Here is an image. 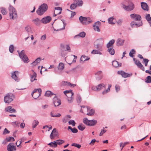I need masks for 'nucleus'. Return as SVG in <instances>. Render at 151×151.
<instances>
[{"mask_svg":"<svg viewBox=\"0 0 151 151\" xmlns=\"http://www.w3.org/2000/svg\"><path fill=\"white\" fill-rule=\"evenodd\" d=\"M122 7L127 11L133 10L134 6L133 3L129 0L124 1L122 4Z\"/></svg>","mask_w":151,"mask_h":151,"instance_id":"obj_1","label":"nucleus"},{"mask_svg":"<svg viewBox=\"0 0 151 151\" xmlns=\"http://www.w3.org/2000/svg\"><path fill=\"white\" fill-rule=\"evenodd\" d=\"M52 25L54 30L57 31L64 29L65 28L64 23L61 20L54 22L52 24Z\"/></svg>","mask_w":151,"mask_h":151,"instance_id":"obj_2","label":"nucleus"},{"mask_svg":"<svg viewBox=\"0 0 151 151\" xmlns=\"http://www.w3.org/2000/svg\"><path fill=\"white\" fill-rule=\"evenodd\" d=\"M9 17L11 19H14L17 17V13L15 9L12 6H10L9 8Z\"/></svg>","mask_w":151,"mask_h":151,"instance_id":"obj_3","label":"nucleus"},{"mask_svg":"<svg viewBox=\"0 0 151 151\" xmlns=\"http://www.w3.org/2000/svg\"><path fill=\"white\" fill-rule=\"evenodd\" d=\"M48 6L47 4H43L40 6L37 11L38 14L41 15L43 14L47 9Z\"/></svg>","mask_w":151,"mask_h":151,"instance_id":"obj_4","label":"nucleus"},{"mask_svg":"<svg viewBox=\"0 0 151 151\" xmlns=\"http://www.w3.org/2000/svg\"><path fill=\"white\" fill-rule=\"evenodd\" d=\"M64 93L67 97V100L68 103H70L72 102L73 99V95L74 94L72 91H65L64 92Z\"/></svg>","mask_w":151,"mask_h":151,"instance_id":"obj_5","label":"nucleus"},{"mask_svg":"<svg viewBox=\"0 0 151 151\" xmlns=\"http://www.w3.org/2000/svg\"><path fill=\"white\" fill-rule=\"evenodd\" d=\"M79 19L81 22L83 24L87 25L91 23L92 22V19L89 17H85L80 16Z\"/></svg>","mask_w":151,"mask_h":151,"instance_id":"obj_6","label":"nucleus"},{"mask_svg":"<svg viewBox=\"0 0 151 151\" xmlns=\"http://www.w3.org/2000/svg\"><path fill=\"white\" fill-rule=\"evenodd\" d=\"M14 98V96L11 93H8L4 97V101L6 103H10Z\"/></svg>","mask_w":151,"mask_h":151,"instance_id":"obj_7","label":"nucleus"},{"mask_svg":"<svg viewBox=\"0 0 151 151\" xmlns=\"http://www.w3.org/2000/svg\"><path fill=\"white\" fill-rule=\"evenodd\" d=\"M41 92L42 90L40 88L35 89L32 93V95L34 99H36L40 96Z\"/></svg>","mask_w":151,"mask_h":151,"instance_id":"obj_8","label":"nucleus"},{"mask_svg":"<svg viewBox=\"0 0 151 151\" xmlns=\"http://www.w3.org/2000/svg\"><path fill=\"white\" fill-rule=\"evenodd\" d=\"M83 122L89 126L95 125L97 122L96 120H88L87 118H84L83 119Z\"/></svg>","mask_w":151,"mask_h":151,"instance_id":"obj_9","label":"nucleus"},{"mask_svg":"<svg viewBox=\"0 0 151 151\" xmlns=\"http://www.w3.org/2000/svg\"><path fill=\"white\" fill-rule=\"evenodd\" d=\"M18 53L19 57L24 63H27L29 62L28 59L25 55L24 50H22L20 52H18Z\"/></svg>","mask_w":151,"mask_h":151,"instance_id":"obj_10","label":"nucleus"},{"mask_svg":"<svg viewBox=\"0 0 151 151\" xmlns=\"http://www.w3.org/2000/svg\"><path fill=\"white\" fill-rule=\"evenodd\" d=\"M130 17L132 19L134 20V21H137L138 22H142L141 21V17L139 15L136 14H130Z\"/></svg>","mask_w":151,"mask_h":151,"instance_id":"obj_11","label":"nucleus"},{"mask_svg":"<svg viewBox=\"0 0 151 151\" xmlns=\"http://www.w3.org/2000/svg\"><path fill=\"white\" fill-rule=\"evenodd\" d=\"M105 87V85L102 83L99 85L97 86H93L92 87V89L95 91H99Z\"/></svg>","mask_w":151,"mask_h":151,"instance_id":"obj_12","label":"nucleus"},{"mask_svg":"<svg viewBox=\"0 0 151 151\" xmlns=\"http://www.w3.org/2000/svg\"><path fill=\"white\" fill-rule=\"evenodd\" d=\"M133 60L134 63L138 67L143 71L145 70V68L144 67L139 60H137L134 58H133Z\"/></svg>","mask_w":151,"mask_h":151,"instance_id":"obj_13","label":"nucleus"},{"mask_svg":"<svg viewBox=\"0 0 151 151\" xmlns=\"http://www.w3.org/2000/svg\"><path fill=\"white\" fill-rule=\"evenodd\" d=\"M142 25V22H136L135 21H132L130 23L131 26L132 27H138Z\"/></svg>","mask_w":151,"mask_h":151,"instance_id":"obj_14","label":"nucleus"},{"mask_svg":"<svg viewBox=\"0 0 151 151\" xmlns=\"http://www.w3.org/2000/svg\"><path fill=\"white\" fill-rule=\"evenodd\" d=\"M118 74L121 75L122 77L124 78L130 77L132 75V73H127L123 71H118Z\"/></svg>","mask_w":151,"mask_h":151,"instance_id":"obj_15","label":"nucleus"},{"mask_svg":"<svg viewBox=\"0 0 151 151\" xmlns=\"http://www.w3.org/2000/svg\"><path fill=\"white\" fill-rule=\"evenodd\" d=\"M51 20V17L49 16H48L42 18L41 20V22L43 24H46L49 23Z\"/></svg>","mask_w":151,"mask_h":151,"instance_id":"obj_16","label":"nucleus"},{"mask_svg":"<svg viewBox=\"0 0 151 151\" xmlns=\"http://www.w3.org/2000/svg\"><path fill=\"white\" fill-rule=\"evenodd\" d=\"M18 74L19 72L18 71H15L12 73V78L17 82L19 81Z\"/></svg>","mask_w":151,"mask_h":151,"instance_id":"obj_17","label":"nucleus"},{"mask_svg":"<svg viewBox=\"0 0 151 151\" xmlns=\"http://www.w3.org/2000/svg\"><path fill=\"white\" fill-rule=\"evenodd\" d=\"M53 103L55 106H58L61 104L60 100L56 96H55L53 99Z\"/></svg>","mask_w":151,"mask_h":151,"instance_id":"obj_18","label":"nucleus"},{"mask_svg":"<svg viewBox=\"0 0 151 151\" xmlns=\"http://www.w3.org/2000/svg\"><path fill=\"white\" fill-rule=\"evenodd\" d=\"M104 41L102 39H99L97 40L96 45H95V47L99 49L103 43Z\"/></svg>","mask_w":151,"mask_h":151,"instance_id":"obj_19","label":"nucleus"},{"mask_svg":"<svg viewBox=\"0 0 151 151\" xmlns=\"http://www.w3.org/2000/svg\"><path fill=\"white\" fill-rule=\"evenodd\" d=\"M7 148L8 151H14L16 150V147L12 143H10L8 145Z\"/></svg>","mask_w":151,"mask_h":151,"instance_id":"obj_20","label":"nucleus"},{"mask_svg":"<svg viewBox=\"0 0 151 151\" xmlns=\"http://www.w3.org/2000/svg\"><path fill=\"white\" fill-rule=\"evenodd\" d=\"M61 8L58 7L55 8V10L54 11V17L56 16L57 15L60 14L61 13Z\"/></svg>","mask_w":151,"mask_h":151,"instance_id":"obj_21","label":"nucleus"},{"mask_svg":"<svg viewBox=\"0 0 151 151\" xmlns=\"http://www.w3.org/2000/svg\"><path fill=\"white\" fill-rule=\"evenodd\" d=\"M31 72V81L32 82H33L34 81L37 80L36 74L33 70H32Z\"/></svg>","mask_w":151,"mask_h":151,"instance_id":"obj_22","label":"nucleus"},{"mask_svg":"<svg viewBox=\"0 0 151 151\" xmlns=\"http://www.w3.org/2000/svg\"><path fill=\"white\" fill-rule=\"evenodd\" d=\"M70 86V87L73 86L74 87L76 86V84H71L70 83L67 82L63 81L61 84V86Z\"/></svg>","mask_w":151,"mask_h":151,"instance_id":"obj_23","label":"nucleus"},{"mask_svg":"<svg viewBox=\"0 0 151 151\" xmlns=\"http://www.w3.org/2000/svg\"><path fill=\"white\" fill-rule=\"evenodd\" d=\"M57 133L56 129H53L50 135V139H53L57 135Z\"/></svg>","mask_w":151,"mask_h":151,"instance_id":"obj_24","label":"nucleus"},{"mask_svg":"<svg viewBox=\"0 0 151 151\" xmlns=\"http://www.w3.org/2000/svg\"><path fill=\"white\" fill-rule=\"evenodd\" d=\"M141 6L142 9L148 11L149 10L148 6L146 3L144 2H142L141 3Z\"/></svg>","mask_w":151,"mask_h":151,"instance_id":"obj_25","label":"nucleus"},{"mask_svg":"<svg viewBox=\"0 0 151 151\" xmlns=\"http://www.w3.org/2000/svg\"><path fill=\"white\" fill-rule=\"evenodd\" d=\"M95 75L96 76V77L98 78V80L101 79L103 77V75L102 72L101 71H99L95 73Z\"/></svg>","mask_w":151,"mask_h":151,"instance_id":"obj_26","label":"nucleus"},{"mask_svg":"<svg viewBox=\"0 0 151 151\" xmlns=\"http://www.w3.org/2000/svg\"><path fill=\"white\" fill-rule=\"evenodd\" d=\"M89 108V107H86L85 106H81V109L80 110V112L86 114L87 111H88Z\"/></svg>","mask_w":151,"mask_h":151,"instance_id":"obj_27","label":"nucleus"},{"mask_svg":"<svg viewBox=\"0 0 151 151\" xmlns=\"http://www.w3.org/2000/svg\"><path fill=\"white\" fill-rule=\"evenodd\" d=\"M108 23L110 24H114L116 22V19L113 17L109 18L108 20Z\"/></svg>","mask_w":151,"mask_h":151,"instance_id":"obj_28","label":"nucleus"},{"mask_svg":"<svg viewBox=\"0 0 151 151\" xmlns=\"http://www.w3.org/2000/svg\"><path fill=\"white\" fill-rule=\"evenodd\" d=\"M33 23L37 26H39L41 23V20L38 18L33 19L32 21Z\"/></svg>","mask_w":151,"mask_h":151,"instance_id":"obj_29","label":"nucleus"},{"mask_svg":"<svg viewBox=\"0 0 151 151\" xmlns=\"http://www.w3.org/2000/svg\"><path fill=\"white\" fill-rule=\"evenodd\" d=\"M115 42V40L112 39L110 40L107 44L106 46L108 48H111L113 45V44Z\"/></svg>","mask_w":151,"mask_h":151,"instance_id":"obj_30","label":"nucleus"},{"mask_svg":"<svg viewBox=\"0 0 151 151\" xmlns=\"http://www.w3.org/2000/svg\"><path fill=\"white\" fill-rule=\"evenodd\" d=\"M25 30L28 34H32L33 33V30L31 27L29 26H27L25 27Z\"/></svg>","mask_w":151,"mask_h":151,"instance_id":"obj_31","label":"nucleus"},{"mask_svg":"<svg viewBox=\"0 0 151 151\" xmlns=\"http://www.w3.org/2000/svg\"><path fill=\"white\" fill-rule=\"evenodd\" d=\"M5 110L6 111L12 113L16 112V110L14 109H12V107L11 106H8L6 108Z\"/></svg>","mask_w":151,"mask_h":151,"instance_id":"obj_32","label":"nucleus"},{"mask_svg":"<svg viewBox=\"0 0 151 151\" xmlns=\"http://www.w3.org/2000/svg\"><path fill=\"white\" fill-rule=\"evenodd\" d=\"M112 65L115 68L120 67L121 65V63H119L116 61H114L112 62Z\"/></svg>","mask_w":151,"mask_h":151,"instance_id":"obj_33","label":"nucleus"},{"mask_svg":"<svg viewBox=\"0 0 151 151\" xmlns=\"http://www.w3.org/2000/svg\"><path fill=\"white\" fill-rule=\"evenodd\" d=\"M124 40L121 39H118L117 41V45L118 46H122L123 45Z\"/></svg>","mask_w":151,"mask_h":151,"instance_id":"obj_34","label":"nucleus"},{"mask_svg":"<svg viewBox=\"0 0 151 151\" xmlns=\"http://www.w3.org/2000/svg\"><path fill=\"white\" fill-rule=\"evenodd\" d=\"M94 110L93 109H91L89 107L88 111H87L86 114L88 115L91 116L94 114Z\"/></svg>","mask_w":151,"mask_h":151,"instance_id":"obj_35","label":"nucleus"},{"mask_svg":"<svg viewBox=\"0 0 151 151\" xmlns=\"http://www.w3.org/2000/svg\"><path fill=\"white\" fill-rule=\"evenodd\" d=\"M90 58H88L87 56H86L85 55H83L80 58V61L84 62L86 60H88Z\"/></svg>","mask_w":151,"mask_h":151,"instance_id":"obj_36","label":"nucleus"},{"mask_svg":"<svg viewBox=\"0 0 151 151\" xmlns=\"http://www.w3.org/2000/svg\"><path fill=\"white\" fill-rule=\"evenodd\" d=\"M75 3L78 6H81L83 4V2L82 0H76L75 1Z\"/></svg>","mask_w":151,"mask_h":151,"instance_id":"obj_37","label":"nucleus"},{"mask_svg":"<svg viewBox=\"0 0 151 151\" xmlns=\"http://www.w3.org/2000/svg\"><path fill=\"white\" fill-rule=\"evenodd\" d=\"M53 95H55V94L49 91H46L45 94V96L47 97L51 96Z\"/></svg>","mask_w":151,"mask_h":151,"instance_id":"obj_38","label":"nucleus"},{"mask_svg":"<svg viewBox=\"0 0 151 151\" xmlns=\"http://www.w3.org/2000/svg\"><path fill=\"white\" fill-rule=\"evenodd\" d=\"M55 141H54L53 142H51L48 144V145L52 147L56 148L57 147V145Z\"/></svg>","mask_w":151,"mask_h":151,"instance_id":"obj_39","label":"nucleus"},{"mask_svg":"<svg viewBox=\"0 0 151 151\" xmlns=\"http://www.w3.org/2000/svg\"><path fill=\"white\" fill-rule=\"evenodd\" d=\"M1 12L3 15H6L7 14L6 9L4 7H1L0 8Z\"/></svg>","mask_w":151,"mask_h":151,"instance_id":"obj_40","label":"nucleus"},{"mask_svg":"<svg viewBox=\"0 0 151 151\" xmlns=\"http://www.w3.org/2000/svg\"><path fill=\"white\" fill-rule=\"evenodd\" d=\"M64 68V65L63 63H59L58 69L60 70H62Z\"/></svg>","mask_w":151,"mask_h":151,"instance_id":"obj_41","label":"nucleus"},{"mask_svg":"<svg viewBox=\"0 0 151 151\" xmlns=\"http://www.w3.org/2000/svg\"><path fill=\"white\" fill-rule=\"evenodd\" d=\"M55 141L57 145H61L65 142L62 139L58 140Z\"/></svg>","mask_w":151,"mask_h":151,"instance_id":"obj_42","label":"nucleus"},{"mask_svg":"<svg viewBox=\"0 0 151 151\" xmlns=\"http://www.w3.org/2000/svg\"><path fill=\"white\" fill-rule=\"evenodd\" d=\"M68 129H70L71 131L73 133H76L78 132V130L74 128L73 129L71 127L69 126L68 128Z\"/></svg>","mask_w":151,"mask_h":151,"instance_id":"obj_43","label":"nucleus"},{"mask_svg":"<svg viewBox=\"0 0 151 151\" xmlns=\"http://www.w3.org/2000/svg\"><path fill=\"white\" fill-rule=\"evenodd\" d=\"M78 128L81 131H83L85 129V126L83 124H81L78 127Z\"/></svg>","mask_w":151,"mask_h":151,"instance_id":"obj_44","label":"nucleus"},{"mask_svg":"<svg viewBox=\"0 0 151 151\" xmlns=\"http://www.w3.org/2000/svg\"><path fill=\"white\" fill-rule=\"evenodd\" d=\"M108 51L110 54L111 55H114L115 52L113 48H109L108 49Z\"/></svg>","mask_w":151,"mask_h":151,"instance_id":"obj_45","label":"nucleus"},{"mask_svg":"<svg viewBox=\"0 0 151 151\" xmlns=\"http://www.w3.org/2000/svg\"><path fill=\"white\" fill-rule=\"evenodd\" d=\"M86 35L85 33L84 32H82L81 33H80L78 35H76L75 37L79 36L81 37H84Z\"/></svg>","mask_w":151,"mask_h":151,"instance_id":"obj_46","label":"nucleus"},{"mask_svg":"<svg viewBox=\"0 0 151 151\" xmlns=\"http://www.w3.org/2000/svg\"><path fill=\"white\" fill-rule=\"evenodd\" d=\"M39 122L38 121L35 120L33 121L32 123V127L33 128H35L36 126L38 124Z\"/></svg>","mask_w":151,"mask_h":151,"instance_id":"obj_47","label":"nucleus"},{"mask_svg":"<svg viewBox=\"0 0 151 151\" xmlns=\"http://www.w3.org/2000/svg\"><path fill=\"white\" fill-rule=\"evenodd\" d=\"M50 115L51 117H59L61 116V114L59 113L57 114H54L52 112H51L50 113Z\"/></svg>","mask_w":151,"mask_h":151,"instance_id":"obj_48","label":"nucleus"},{"mask_svg":"<svg viewBox=\"0 0 151 151\" xmlns=\"http://www.w3.org/2000/svg\"><path fill=\"white\" fill-rule=\"evenodd\" d=\"M146 19L148 22L151 21V17L149 14H147L145 16Z\"/></svg>","mask_w":151,"mask_h":151,"instance_id":"obj_49","label":"nucleus"},{"mask_svg":"<svg viewBox=\"0 0 151 151\" xmlns=\"http://www.w3.org/2000/svg\"><path fill=\"white\" fill-rule=\"evenodd\" d=\"M111 87V85H109L108 86V87L107 88V89L106 91H103L102 92V93L104 94H105V93H107L108 92L110 91V88Z\"/></svg>","mask_w":151,"mask_h":151,"instance_id":"obj_50","label":"nucleus"},{"mask_svg":"<svg viewBox=\"0 0 151 151\" xmlns=\"http://www.w3.org/2000/svg\"><path fill=\"white\" fill-rule=\"evenodd\" d=\"M135 51L134 49H132L129 53V55L130 56L133 57V55L135 54Z\"/></svg>","mask_w":151,"mask_h":151,"instance_id":"obj_51","label":"nucleus"},{"mask_svg":"<svg viewBox=\"0 0 151 151\" xmlns=\"http://www.w3.org/2000/svg\"><path fill=\"white\" fill-rule=\"evenodd\" d=\"M77 6V5H76V3L75 4H71V5H70V9L71 10L74 9L76 8V7Z\"/></svg>","mask_w":151,"mask_h":151,"instance_id":"obj_52","label":"nucleus"},{"mask_svg":"<svg viewBox=\"0 0 151 151\" xmlns=\"http://www.w3.org/2000/svg\"><path fill=\"white\" fill-rule=\"evenodd\" d=\"M93 27L95 31H96L98 32H100L99 27H98V26L93 25Z\"/></svg>","mask_w":151,"mask_h":151,"instance_id":"obj_53","label":"nucleus"},{"mask_svg":"<svg viewBox=\"0 0 151 151\" xmlns=\"http://www.w3.org/2000/svg\"><path fill=\"white\" fill-rule=\"evenodd\" d=\"M146 82L147 83H151V77L150 76H148L146 78Z\"/></svg>","mask_w":151,"mask_h":151,"instance_id":"obj_54","label":"nucleus"},{"mask_svg":"<svg viewBox=\"0 0 151 151\" xmlns=\"http://www.w3.org/2000/svg\"><path fill=\"white\" fill-rule=\"evenodd\" d=\"M69 125L71 124L72 126H74L75 125L76 123L75 121L73 120H71L68 122Z\"/></svg>","mask_w":151,"mask_h":151,"instance_id":"obj_55","label":"nucleus"},{"mask_svg":"<svg viewBox=\"0 0 151 151\" xmlns=\"http://www.w3.org/2000/svg\"><path fill=\"white\" fill-rule=\"evenodd\" d=\"M71 145L72 146H75V147H76L78 148H80L81 147V145L76 144V143H73Z\"/></svg>","mask_w":151,"mask_h":151,"instance_id":"obj_56","label":"nucleus"},{"mask_svg":"<svg viewBox=\"0 0 151 151\" xmlns=\"http://www.w3.org/2000/svg\"><path fill=\"white\" fill-rule=\"evenodd\" d=\"M14 47L13 45H10L9 47V51L11 53H12L14 51Z\"/></svg>","mask_w":151,"mask_h":151,"instance_id":"obj_57","label":"nucleus"},{"mask_svg":"<svg viewBox=\"0 0 151 151\" xmlns=\"http://www.w3.org/2000/svg\"><path fill=\"white\" fill-rule=\"evenodd\" d=\"M143 61L145 64V66H147V65L149 61V60L147 59H143Z\"/></svg>","mask_w":151,"mask_h":151,"instance_id":"obj_58","label":"nucleus"},{"mask_svg":"<svg viewBox=\"0 0 151 151\" xmlns=\"http://www.w3.org/2000/svg\"><path fill=\"white\" fill-rule=\"evenodd\" d=\"M69 120V119L65 116L63 119V122L64 123H66Z\"/></svg>","mask_w":151,"mask_h":151,"instance_id":"obj_59","label":"nucleus"},{"mask_svg":"<svg viewBox=\"0 0 151 151\" xmlns=\"http://www.w3.org/2000/svg\"><path fill=\"white\" fill-rule=\"evenodd\" d=\"M10 132L6 128H5L3 132V134H5L9 133Z\"/></svg>","mask_w":151,"mask_h":151,"instance_id":"obj_60","label":"nucleus"},{"mask_svg":"<svg viewBox=\"0 0 151 151\" xmlns=\"http://www.w3.org/2000/svg\"><path fill=\"white\" fill-rule=\"evenodd\" d=\"M123 21L122 19H119L117 22V24L118 25H122Z\"/></svg>","mask_w":151,"mask_h":151,"instance_id":"obj_61","label":"nucleus"},{"mask_svg":"<svg viewBox=\"0 0 151 151\" xmlns=\"http://www.w3.org/2000/svg\"><path fill=\"white\" fill-rule=\"evenodd\" d=\"M106 132V130L104 129H102L99 134V136H101L103 135L104 133H105Z\"/></svg>","mask_w":151,"mask_h":151,"instance_id":"obj_62","label":"nucleus"},{"mask_svg":"<svg viewBox=\"0 0 151 151\" xmlns=\"http://www.w3.org/2000/svg\"><path fill=\"white\" fill-rule=\"evenodd\" d=\"M96 142V140L95 139H93L91 141L89 144L91 145H93L94 144V143Z\"/></svg>","mask_w":151,"mask_h":151,"instance_id":"obj_63","label":"nucleus"},{"mask_svg":"<svg viewBox=\"0 0 151 151\" xmlns=\"http://www.w3.org/2000/svg\"><path fill=\"white\" fill-rule=\"evenodd\" d=\"M77 100L78 102H80L81 101V98L80 96H78L77 98Z\"/></svg>","mask_w":151,"mask_h":151,"instance_id":"obj_64","label":"nucleus"}]
</instances>
